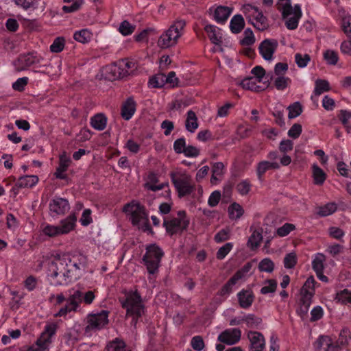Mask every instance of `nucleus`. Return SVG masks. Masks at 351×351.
I'll list each match as a JSON object with an SVG mask.
<instances>
[{"mask_svg": "<svg viewBox=\"0 0 351 351\" xmlns=\"http://www.w3.org/2000/svg\"><path fill=\"white\" fill-rule=\"evenodd\" d=\"M233 245L232 243H227L221 247L216 254V257L219 260L223 259L226 255L231 251L232 249Z\"/></svg>", "mask_w": 351, "mask_h": 351, "instance_id": "680f3d73", "label": "nucleus"}, {"mask_svg": "<svg viewBox=\"0 0 351 351\" xmlns=\"http://www.w3.org/2000/svg\"><path fill=\"white\" fill-rule=\"evenodd\" d=\"M337 204L333 202L328 203L318 208L317 214L320 217H326L332 215L337 210Z\"/></svg>", "mask_w": 351, "mask_h": 351, "instance_id": "ea45409f", "label": "nucleus"}, {"mask_svg": "<svg viewBox=\"0 0 351 351\" xmlns=\"http://www.w3.org/2000/svg\"><path fill=\"white\" fill-rule=\"evenodd\" d=\"M186 26L184 20L177 19L170 27L165 31L159 37L157 45L160 49H165L175 46L178 39L182 36Z\"/></svg>", "mask_w": 351, "mask_h": 351, "instance_id": "f03ea898", "label": "nucleus"}, {"mask_svg": "<svg viewBox=\"0 0 351 351\" xmlns=\"http://www.w3.org/2000/svg\"><path fill=\"white\" fill-rule=\"evenodd\" d=\"M263 239L262 234L258 230H254L247 241V246L252 250L257 248Z\"/></svg>", "mask_w": 351, "mask_h": 351, "instance_id": "4c0bfd02", "label": "nucleus"}, {"mask_svg": "<svg viewBox=\"0 0 351 351\" xmlns=\"http://www.w3.org/2000/svg\"><path fill=\"white\" fill-rule=\"evenodd\" d=\"M294 225L286 223L282 226L277 229L276 233L280 237H285L288 235L291 232V231L294 230Z\"/></svg>", "mask_w": 351, "mask_h": 351, "instance_id": "338daca9", "label": "nucleus"}, {"mask_svg": "<svg viewBox=\"0 0 351 351\" xmlns=\"http://www.w3.org/2000/svg\"><path fill=\"white\" fill-rule=\"evenodd\" d=\"M93 34L87 29H82L74 33L73 38L81 43L86 44L90 41Z\"/></svg>", "mask_w": 351, "mask_h": 351, "instance_id": "7c9ffc66", "label": "nucleus"}, {"mask_svg": "<svg viewBox=\"0 0 351 351\" xmlns=\"http://www.w3.org/2000/svg\"><path fill=\"white\" fill-rule=\"evenodd\" d=\"M149 86L152 88H162L166 84L165 81V74L158 73L149 80Z\"/></svg>", "mask_w": 351, "mask_h": 351, "instance_id": "c03bdc74", "label": "nucleus"}, {"mask_svg": "<svg viewBox=\"0 0 351 351\" xmlns=\"http://www.w3.org/2000/svg\"><path fill=\"white\" fill-rule=\"evenodd\" d=\"M186 147V140L184 137L178 138L173 143V149L176 154H183Z\"/></svg>", "mask_w": 351, "mask_h": 351, "instance_id": "0e129e2a", "label": "nucleus"}, {"mask_svg": "<svg viewBox=\"0 0 351 351\" xmlns=\"http://www.w3.org/2000/svg\"><path fill=\"white\" fill-rule=\"evenodd\" d=\"M71 163V158L66 155L65 153L60 155L59 158V165L54 173L56 178L65 180L67 178V175L64 172L67 170L70 164Z\"/></svg>", "mask_w": 351, "mask_h": 351, "instance_id": "f3484780", "label": "nucleus"}, {"mask_svg": "<svg viewBox=\"0 0 351 351\" xmlns=\"http://www.w3.org/2000/svg\"><path fill=\"white\" fill-rule=\"evenodd\" d=\"M82 302V292L79 290L75 291L67 299V302L71 304V308L77 309Z\"/></svg>", "mask_w": 351, "mask_h": 351, "instance_id": "37998d69", "label": "nucleus"}, {"mask_svg": "<svg viewBox=\"0 0 351 351\" xmlns=\"http://www.w3.org/2000/svg\"><path fill=\"white\" fill-rule=\"evenodd\" d=\"M76 221V216L74 214H71L64 219H62L59 226H45L43 229V232L50 237L68 234L74 229Z\"/></svg>", "mask_w": 351, "mask_h": 351, "instance_id": "0eeeda50", "label": "nucleus"}, {"mask_svg": "<svg viewBox=\"0 0 351 351\" xmlns=\"http://www.w3.org/2000/svg\"><path fill=\"white\" fill-rule=\"evenodd\" d=\"M38 182V177L35 175H26L19 178L15 185L12 187V191L16 195L19 193V189L31 188Z\"/></svg>", "mask_w": 351, "mask_h": 351, "instance_id": "2eb2a0df", "label": "nucleus"}, {"mask_svg": "<svg viewBox=\"0 0 351 351\" xmlns=\"http://www.w3.org/2000/svg\"><path fill=\"white\" fill-rule=\"evenodd\" d=\"M339 120L342 124L346 128L347 132H350V127L348 125L349 120L351 118V113L345 110H341L338 115Z\"/></svg>", "mask_w": 351, "mask_h": 351, "instance_id": "e2e57ef3", "label": "nucleus"}, {"mask_svg": "<svg viewBox=\"0 0 351 351\" xmlns=\"http://www.w3.org/2000/svg\"><path fill=\"white\" fill-rule=\"evenodd\" d=\"M178 218H173L171 219H164L163 226L165 228L166 231L170 235L182 232L186 230L189 224V220L186 217V212L184 210H180L178 213Z\"/></svg>", "mask_w": 351, "mask_h": 351, "instance_id": "1a4fd4ad", "label": "nucleus"}, {"mask_svg": "<svg viewBox=\"0 0 351 351\" xmlns=\"http://www.w3.org/2000/svg\"><path fill=\"white\" fill-rule=\"evenodd\" d=\"M335 300L341 304L346 305L350 304L351 303V291L344 289L337 293Z\"/></svg>", "mask_w": 351, "mask_h": 351, "instance_id": "c9c22d12", "label": "nucleus"}, {"mask_svg": "<svg viewBox=\"0 0 351 351\" xmlns=\"http://www.w3.org/2000/svg\"><path fill=\"white\" fill-rule=\"evenodd\" d=\"M136 28V25L131 24L128 21H123L121 23L119 31L123 36L132 34Z\"/></svg>", "mask_w": 351, "mask_h": 351, "instance_id": "09e8293b", "label": "nucleus"}, {"mask_svg": "<svg viewBox=\"0 0 351 351\" xmlns=\"http://www.w3.org/2000/svg\"><path fill=\"white\" fill-rule=\"evenodd\" d=\"M163 255V251L156 244H151L146 247L143 261L150 274H154L158 271Z\"/></svg>", "mask_w": 351, "mask_h": 351, "instance_id": "423d86ee", "label": "nucleus"}, {"mask_svg": "<svg viewBox=\"0 0 351 351\" xmlns=\"http://www.w3.org/2000/svg\"><path fill=\"white\" fill-rule=\"evenodd\" d=\"M237 296L239 305L243 308H249L254 301V295L250 291L242 290L237 294Z\"/></svg>", "mask_w": 351, "mask_h": 351, "instance_id": "4be33fe9", "label": "nucleus"}, {"mask_svg": "<svg viewBox=\"0 0 351 351\" xmlns=\"http://www.w3.org/2000/svg\"><path fill=\"white\" fill-rule=\"evenodd\" d=\"M311 60V57L308 54H301V53H296L295 55V61L300 68H304L305 67L309 61Z\"/></svg>", "mask_w": 351, "mask_h": 351, "instance_id": "4d7b16f0", "label": "nucleus"}, {"mask_svg": "<svg viewBox=\"0 0 351 351\" xmlns=\"http://www.w3.org/2000/svg\"><path fill=\"white\" fill-rule=\"evenodd\" d=\"M265 284H267V285L263 286L261 289V293L262 294L265 295L269 293H274L276 291L277 287V282L276 280H267L265 281Z\"/></svg>", "mask_w": 351, "mask_h": 351, "instance_id": "864d4df0", "label": "nucleus"}, {"mask_svg": "<svg viewBox=\"0 0 351 351\" xmlns=\"http://www.w3.org/2000/svg\"><path fill=\"white\" fill-rule=\"evenodd\" d=\"M313 177L314 183L317 185H322L326 178L324 171L316 164L313 165Z\"/></svg>", "mask_w": 351, "mask_h": 351, "instance_id": "2f4dec72", "label": "nucleus"}, {"mask_svg": "<svg viewBox=\"0 0 351 351\" xmlns=\"http://www.w3.org/2000/svg\"><path fill=\"white\" fill-rule=\"evenodd\" d=\"M83 269L82 265H79L76 261L72 262L70 258V263H69L68 271L66 274H69V282L76 280L81 276V269Z\"/></svg>", "mask_w": 351, "mask_h": 351, "instance_id": "5701e85b", "label": "nucleus"}, {"mask_svg": "<svg viewBox=\"0 0 351 351\" xmlns=\"http://www.w3.org/2000/svg\"><path fill=\"white\" fill-rule=\"evenodd\" d=\"M243 277V274L241 271H237L232 277L222 287L219 291L218 294L221 296L228 295L232 292V287L237 282Z\"/></svg>", "mask_w": 351, "mask_h": 351, "instance_id": "6ab92c4d", "label": "nucleus"}, {"mask_svg": "<svg viewBox=\"0 0 351 351\" xmlns=\"http://www.w3.org/2000/svg\"><path fill=\"white\" fill-rule=\"evenodd\" d=\"M258 269L261 271L271 273L274 269V263L269 258H263L258 264Z\"/></svg>", "mask_w": 351, "mask_h": 351, "instance_id": "3c124183", "label": "nucleus"}, {"mask_svg": "<svg viewBox=\"0 0 351 351\" xmlns=\"http://www.w3.org/2000/svg\"><path fill=\"white\" fill-rule=\"evenodd\" d=\"M253 10V21H250L254 25L255 28L259 31H264L269 27L267 18L263 15V12L259 11L256 7H251Z\"/></svg>", "mask_w": 351, "mask_h": 351, "instance_id": "dca6fc26", "label": "nucleus"}, {"mask_svg": "<svg viewBox=\"0 0 351 351\" xmlns=\"http://www.w3.org/2000/svg\"><path fill=\"white\" fill-rule=\"evenodd\" d=\"M297 263V256L294 252L287 254L284 258V266L287 269H291Z\"/></svg>", "mask_w": 351, "mask_h": 351, "instance_id": "13d9d810", "label": "nucleus"}, {"mask_svg": "<svg viewBox=\"0 0 351 351\" xmlns=\"http://www.w3.org/2000/svg\"><path fill=\"white\" fill-rule=\"evenodd\" d=\"M252 188L251 182L248 179L243 180L239 182L236 186L238 193L241 195H247Z\"/></svg>", "mask_w": 351, "mask_h": 351, "instance_id": "a18cd8bd", "label": "nucleus"}, {"mask_svg": "<svg viewBox=\"0 0 351 351\" xmlns=\"http://www.w3.org/2000/svg\"><path fill=\"white\" fill-rule=\"evenodd\" d=\"M244 210L242 206L238 203L234 202L228 207V215L231 219H239L243 215Z\"/></svg>", "mask_w": 351, "mask_h": 351, "instance_id": "72a5a7b5", "label": "nucleus"}, {"mask_svg": "<svg viewBox=\"0 0 351 351\" xmlns=\"http://www.w3.org/2000/svg\"><path fill=\"white\" fill-rule=\"evenodd\" d=\"M302 130V125L300 123H294L288 131V136L295 139L300 136Z\"/></svg>", "mask_w": 351, "mask_h": 351, "instance_id": "774afa93", "label": "nucleus"}, {"mask_svg": "<svg viewBox=\"0 0 351 351\" xmlns=\"http://www.w3.org/2000/svg\"><path fill=\"white\" fill-rule=\"evenodd\" d=\"M38 0H14L16 5L21 6L25 10L36 8Z\"/></svg>", "mask_w": 351, "mask_h": 351, "instance_id": "69168bd1", "label": "nucleus"}, {"mask_svg": "<svg viewBox=\"0 0 351 351\" xmlns=\"http://www.w3.org/2000/svg\"><path fill=\"white\" fill-rule=\"evenodd\" d=\"M302 297L300 302L302 303V308H304V312L306 313L308 307L311 303V298L314 295L313 291L306 290L305 291H301Z\"/></svg>", "mask_w": 351, "mask_h": 351, "instance_id": "58836bf2", "label": "nucleus"}, {"mask_svg": "<svg viewBox=\"0 0 351 351\" xmlns=\"http://www.w3.org/2000/svg\"><path fill=\"white\" fill-rule=\"evenodd\" d=\"M69 263H70V257L66 254H57L49 262L48 276L52 279L60 278V280L56 282V285L69 282V274H66Z\"/></svg>", "mask_w": 351, "mask_h": 351, "instance_id": "f257e3e1", "label": "nucleus"}, {"mask_svg": "<svg viewBox=\"0 0 351 351\" xmlns=\"http://www.w3.org/2000/svg\"><path fill=\"white\" fill-rule=\"evenodd\" d=\"M169 176L179 197L190 195L194 191L192 178L185 171H171Z\"/></svg>", "mask_w": 351, "mask_h": 351, "instance_id": "20e7f679", "label": "nucleus"}, {"mask_svg": "<svg viewBox=\"0 0 351 351\" xmlns=\"http://www.w3.org/2000/svg\"><path fill=\"white\" fill-rule=\"evenodd\" d=\"M241 337V330L234 328L226 329L219 334L217 340L227 345H234L238 343Z\"/></svg>", "mask_w": 351, "mask_h": 351, "instance_id": "f8f14e48", "label": "nucleus"}, {"mask_svg": "<svg viewBox=\"0 0 351 351\" xmlns=\"http://www.w3.org/2000/svg\"><path fill=\"white\" fill-rule=\"evenodd\" d=\"M109 314L110 312L106 310H102L97 313L88 314L86 318L84 334L87 336H91L93 333L106 328L109 324Z\"/></svg>", "mask_w": 351, "mask_h": 351, "instance_id": "39448f33", "label": "nucleus"}, {"mask_svg": "<svg viewBox=\"0 0 351 351\" xmlns=\"http://www.w3.org/2000/svg\"><path fill=\"white\" fill-rule=\"evenodd\" d=\"M106 124L107 118L102 113L97 114L90 119L91 126L97 130H104L106 127Z\"/></svg>", "mask_w": 351, "mask_h": 351, "instance_id": "bb28decb", "label": "nucleus"}, {"mask_svg": "<svg viewBox=\"0 0 351 351\" xmlns=\"http://www.w3.org/2000/svg\"><path fill=\"white\" fill-rule=\"evenodd\" d=\"M351 337V331L349 327H344L341 330L336 344L339 345V350L346 346L348 345L349 339Z\"/></svg>", "mask_w": 351, "mask_h": 351, "instance_id": "473e14b6", "label": "nucleus"}, {"mask_svg": "<svg viewBox=\"0 0 351 351\" xmlns=\"http://www.w3.org/2000/svg\"><path fill=\"white\" fill-rule=\"evenodd\" d=\"M65 45V39L64 37H57L54 39L53 43L50 46V51L53 53L61 52Z\"/></svg>", "mask_w": 351, "mask_h": 351, "instance_id": "8fccbe9b", "label": "nucleus"}, {"mask_svg": "<svg viewBox=\"0 0 351 351\" xmlns=\"http://www.w3.org/2000/svg\"><path fill=\"white\" fill-rule=\"evenodd\" d=\"M197 117L194 111L190 110L187 112V117L185 121L186 130L191 132L194 133L198 128Z\"/></svg>", "mask_w": 351, "mask_h": 351, "instance_id": "a878e982", "label": "nucleus"}, {"mask_svg": "<svg viewBox=\"0 0 351 351\" xmlns=\"http://www.w3.org/2000/svg\"><path fill=\"white\" fill-rule=\"evenodd\" d=\"M339 16L341 19V28L344 33L348 36V38H350L351 34V18L348 13H346L344 9L340 8L339 10Z\"/></svg>", "mask_w": 351, "mask_h": 351, "instance_id": "393cba45", "label": "nucleus"}, {"mask_svg": "<svg viewBox=\"0 0 351 351\" xmlns=\"http://www.w3.org/2000/svg\"><path fill=\"white\" fill-rule=\"evenodd\" d=\"M258 80L254 77H250L245 78L241 82V86L247 90H253L255 92H260L264 90V88L260 85L257 84Z\"/></svg>", "mask_w": 351, "mask_h": 351, "instance_id": "c85d7f7f", "label": "nucleus"}, {"mask_svg": "<svg viewBox=\"0 0 351 351\" xmlns=\"http://www.w3.org/2000/svg\"><path fill=\"white\" fill-rule=\"evenodd\" d=\"M126 344L123 340L119 338H115L110 341L106 346L107 351H125Z\"/></svg>", "mask_w": 351, "mask_h": 351, "instance_id": "f704fd0d", "label": "nucleus"}, {"mask_svg": "<svg viewBox=\"0 0 351 351\" xmlns=\"http://www.w3.org/2000/svg\"><path fill=\"white\" fill-rule=\"evenodd\" d=\"M49 208L50 215L54 217L66 214L70 205L67 199L56 196L50 201Z\"/></svg>", "mask_w": 351, "mask_h": 351, "instance_id": "9d476101", "label": "nucleus"}, {"mask_svg": "<svg viewBox=\"0 0 351 351\" xmlns=\"http://www.w3.org/2000/svg\"><path fill=\"white\" fill-rule=\"evenodd\" d=\"M191 347L196 351H201L205 347V343L202 336H194L191 341Z\"/></svg>", "mask_w": 351, "mask_h": 351, "instance_id": "6e6d98bb", "label": "nucleus"}, {"mask_svg": "<svg viewBox=\"0 0 351 351\" xmlns=\"http://www.w3.org/2000/svg\"><path fill=\"white\" fill-rule=\"evenodd\" d=\"M224 165L221 162L213 163L212 166V176L210 182L212 184H217L221 180L223 174Z\"/></svg>", "mask_w": 351, "mask_h": 351, "instance_id": "b1692460", "label": "nucleus"}, {"mask_svg": "<svg viewBox=\"0 0 351 351\" xmlns=\"http://www.w3.org/2000/svg\"><path fill=\"white\" fill-rule=\"evenodd\" d=\"M230 230L229 228H223L215 235V241L217 243H221L230 238Z\"/></svg>", "mask_w": 351, "mask_h": 351, "instance_id": "bf43d9fd", "label": "nucleus"}, {"mask_svg": "<svg viewBox=\"0 0 351 351\" xmlns=\"http://www.w3.org/2000/svg\"><path fill=\"white\" fill-rule=\"evenodd\" d=\"M123 211L130 216L133 226H139L141 222L148 217L145 206L135 201L126 204Z\"/></svg>", "mask_w": 351, "mask_h": 351, "instance_id": "6e6552de", "label": "nucleus"}, {"mask_svg": "<svg viewBox=\"0 0 351 351\" xmlns=\"http://www.w3.org/2000/svg\"><path fill=\"white\" fill-rule=\"evenodd\" d=\"M291 80L289 77L279 76L275 80L274 85L278 90H283L288 86Z\"/></svg>", "mask_w": 351, "mask_h": 351, "instance_id": "052dcab7", "label": "nucleus"}, {"mask_svg": "<svg viewBox=\"0 0 351 351\" xmlns=\"http://www.w3.org/2000/svg\"><path fill=\"white\" fill-rule=\"evenodd\" d=\"M325 260L326 257L323 254L318 253L316 254L312 263L313 269L315 272L323 271Z\"/></svg>", "mask_w": 351, "mask_h": 351, "instance_id": "de8ad7c7", "label": "nucleus"}, {"mask_svg": "<svg viewBox=\"0 0 351 351\" xmlns=\"http://www.w3.org/2000/svg\"><path fill=\"white\" fill-rule=\"evenodd\" d=\"M278 47V43L276 39H265L258 47L259 53L265 60H271Z\"/></svg>", "mask_w": 351, "mask_h": 351, "instance_id": "9b49d317", "label": "nucleus"}, {"mask_svg": "<svg viewBox=\"0 0 351 351\" xmlns=\"http://www.w3.org/2000/svg\"><path fill=\"white\" fill-rule=\"evenodd\" d=\"M288 117L291 119L301 114L302 112V106L300 102L297 101L288 106Z\"/></svg>", "mask_w": 351, "mask_h": 351, "instance_id": "49530a36", "label": "nucleus"}, {"mask_svg": "<svg viewBox=\"0 0 351 351\" xmlns=\"http://www.w3.org/2000/svg\"><path fill=\"white\" fill-rule=\"evenodd\" d=\"M204 29L208 34V38L212 43L217 45H219L221 43V34L217 31L215 26L207 25Z\"/></svg>", "mask_w": 351, "mask_h": 351, "instance_id": "c756f323", "label": "nucleus"}, {"mask_svg": "<svg viewBox=\"0 0 351 351\" xmlns=\"http://www.w3.org/2000/svg\"><path fill=\"white\" fill-rule=\"evenodd\" d=\"M245 27V21L241 14L234 15L230 23V28L233 34H239Z\"/></svg>", "mask_w": 351, "mask_h": 351, "instance_id": "cd10ccee", "label": "nucleus"}, {"mask_svg": "<svg viewBox=\"0 0 351 351\" xmlns=\"http://www.w3.org/2000/svg\"><path fill=\"white\" fill-rule=\"evenodd\" d=\"M255 42L254 36L250 28H247L244 31V38L240 41L241 45L243 46H250Z\"/></svg>", "mask_w": 351, "mask_h": 351, "instance_id": "603ef678", "label": "nucleus"}, {"mask_svg": "<svg viewBox=\"0 0 351 351\" xmlns=\"http://www.w3.org/2000/svg\"><path fill=\"white\" fill-rule=\"evenodd\" d=\"M136 102L132 97H129L123 104L121 107V117L125 120H129L132 118L136 111Z\"/></svg>", "mask_w": 351, "mask_h": 351, "instance_id": "a211bd4d", "label": "nucleus"}, {"mask_svg": "<svg viewBox=\"0 0 351 351\" xmlns=\"http://www.w3.org/2000/svg\"><path fill=\"white\" fill-rule=\"evenodd\" d=\"M19 60L25 66L40 62V58L37 57L34 53H29L26 55L21 56Z\"/></svg>", "mask_w": 351, "mask_h": 351, "instance_id": "79ce46f5", "label": "nucleus"}, {"mask_svg": "<svg viewBox=\"0 0 351 351\" xmlns=\"http://www.w3.org/2000/svg\"><path fill=\"white\" fill-rule=\"evenodd\" d=\"M315 347L317 351H339V345L334 343L327 335H321L317 339Z\"/></svg>", "mask_w": 351, "mask_h": 351, "instance_id": "4468645a", "label": "nucleus"}, {"mask_svg": "<svg viewBox=\"0 0 351 351\" xmlns=\"http://www.w3.org/2000/svg\"><path fill=\"white\" fill-rule=\"evenodd\" d=\"M232 11V9L229 7L219 5L215 10L214 19L217 23H223L227 21Z\"/></svg>", "mask_w": 351, "mask_h": 351, "instance_id": "412c9836", "label": "nucleus"}, {"mask_svg": "<svg viewBox=\"0 0 351 351\" xmlns=\"http://www.w3.org/2000/svg\"><path fill=\"white\" fill-rule=\"evenodd\" d=\"M330 86L329 82L326 80L317 79L315 81L314 93L315 95H320L324 92L329 91Z\"/></svg>", "mask_w": 351, "mask_h": 351, "instance_id": "e433bc0d", "label": "nucleus"}, {"mask_svg": "<svg viewBox=\"0 0 351 351\" xmlns=\"http://www.w3.org/2000/svg\"><path fill=\"white\" fill-rule=\"evenodd\" d=\"M106 78L108 80L113 81L118 79L123 78L130 75L128 70L125 69L120 66L119 62L112 64L105 67Z\"/></svg>", "mask_w": 351, "mask_h": 351, "instance_id": "ddd939ff", "label": "nucleus"}, {"mask_svg": "<svg viewBox=\"0 0 351 351\" xmlns=\"http://www.w3.org/2000/svg\"><path fill=\"white\" fill-rule=\"evenodd\" d=\"M324 58L330 65H335L338 62L337 53L333 50H326L324 53Z\"/></svg>", "mask_w": 351, "mask_h": 351, "instance_id": "5fc2aeb1", "label": "nucleus"}, {"mask_svg": "<svg viewBox=\"0 0 351 351\" xmlns=\"http://www.w3.org/2000/svg\"><path fill=\"white\" fill-rule=\"evenodd\" d=\"M280 168V165L276 162H269L263 160L258 163L256 167V173L259 180H263V176L269 169H278Z\"/></svg>", "mask_w": 351, "mask_h": 351, "instance_id": "aec40b11", "label": "nucleus"}, {"mask_svg": "<svg viewBox=\"0 0 351 351\" xmlns=\"http://www.w3.org/2000/svg\"><path fill=\"white\" fill-rule=\"evenodd\" d=\"M121 302L122 307L126 310V315L132 317V322L135 325L138 319L145 312V306L141 295L137 290L130 291L126 294L125 300L121 301Z\"/></svg>", "mask_w": 351, "mask_h": 351, "instance_id": "7ed1b4c3", "label": "nucleus"}, {"mask_svg": "<svg viewBox=\"0 0 351 351\" xmlns=\"http://www.w3.org/2000/svg\"><path fill=\"white\" fill-rule=\"evenodd\" d=\"M243 322H245L248 328H258L262 322V319L254 314H248L243 317Z\"/></svg>", "mask_w": 351, "mask_h": 351, "instance_id": "a19ab883", "label": "nucleus"}]
</instances>
